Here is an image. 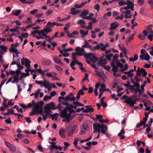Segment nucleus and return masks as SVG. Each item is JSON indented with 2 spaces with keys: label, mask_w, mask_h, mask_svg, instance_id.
Returning a JSON list of instances; mask_svg holds the SVG:
<instances>
[{
  "label": "nucleus",
  "mask_w": 153,
  "mask_h": 153,
  "mask_svg": "<svg viewBox=\"0 0 153 153\" xmlns=\"http://www.w3.org/2000/svg\"><path fill=\"white\" fill-rule=\"evenodd\" d=\"M134 38V34H133L131 35L129 37L128 40H126V43H128L130 41L133 39Z\"/></svg>",
  "instance_id": "47"
},
{
  "label": "nucleus",
  "mask_w": 153,
  "mask_h": 153,
  "mask_svg": "<svg viewBox=\"0 0 153 153\" xmlns=\"http://www.w3.org/2000/svg\"><path fill=\"white\" fill-rule=\"evenodd\" d=\"M143 33L144 35V36L142 34H139L138 35V37L141 39L144 40L145 39L146 36H147L148 34V33L146 30H144L143 31Z\"/></svg>",
  "instance_id": "12"
},
{
  "label": "nucleus",
  "mask_w": 153,
  "mask_h": 153,
  "mask_svg": "<svg viewBox=\"0 0 153 153\" xmlns=\"http://www.w3.org/2000/svg\"><path fill=\"white\" fill-rule=\"evenodd\" d=\"M77 23L78 25H84L85 24V21L82 19H79L78 21L77 22Z\"/></svg>",
  "instance_id": "48"
},
{
  "label": "nucleus",
  "mask_w": 153,
  "mask_h": 153,
  "mask_svg": "<svg viewBox=\"0 0 153 153\" xmlns=\"http://www.w3.org/2000/svg\"><path fill=\"white\" fill-rule=\"evenodd\" d=\"M134 71L137 72L135 77H140L142 74V72L139 70H136V66L134 65Z\"/></svg>",
  "instance_id": "25"
},
{
  "label": "nucleus",
  "mask_w": 153,
  "mask_h": 153,
  "mask_svg": "<svg viewBox=\"0 0 153 153\" xmlns=\"http://www.w3.org/2000/svg\"><path fill=\"white\" fill-rule=\"evenodd\" d=\"M53 60L56 63H58L59 62L60 60L58 57H54L53 58Z\"/></svg>",
  "instance_id": "64"
},
{
  "label": "nucleus",
  "mask_w": 153,
  "mask_h": 153,
  "mask_svg": "<svg viewBox=\"0 0 153 153\" xmlns=\"http://www.w3.org/2000/svg\"><path fill=\"white\" fill-rule=\"evenodd\" d=\"M71 11L70 14H71L72 15H75L78 14L79 13L78 11H76L75 8L72 7L71 9Z\"/></svg>",
  "instance_id": "31"
},
{
  "label": "nucleus",
  "mask_w": 153,
  "mask_h": 153,
  "mask_svg": "<svg viewBox=\"0 0 153 153\" xmlns=\"http://www.w3.org/2000/svg\"><path fill=\"white\" fill-rule=\"evenodd\" d=\"M119 5L120 6H122L123 5L126 4V2L124 1L121 0L119 1Z\"/></svg>",
  "instance_id": "50"
},
{
  "label": "nucleus",
  "mask_w": 153,
  "mask_h": 153,
  "mask_svg": "<svg viewBox=\"0 0 153 153\" xmlns=\"http://www.w3.org/2000/svg\"><path fill=\"white\" fill-rule=\"evenodd\" d=\"M137 93H138V95L140 97L141 95H142L143 94L144 91H145L144 88H140V89L138 90Z\"/></svg>",
  "instance_id": "33"
},
{
  "label": "nucleus",
  "mask_w": 153,
  "mask_h": 153,
  "mask_svg": "<svg viewBox=\"0 0 153 153\" xmlns=\"http://www.w3.org/2000/svg\"><path fill=\"white\" fill-rule=\"evenodd\" d=\"M122 99H125L124 102L129 105L131 107L134 106V96L132 95L131 97L124 95L122 97Z\"/></svg>",
  "instance_id": "3"
},
{
  "label": "nucleus",
  "mask_w": 153,
  "mask_h": 153,
  "mask_svg": "<svg viewBox=\"0 0 153 153\" xmlns=\"http://www.w3.org/2000/svg\"><path fill=\"white\" fill-rule=\"evenodd\" d=\"M85 44L82 46L81 48H91V46L89 45V43L85 40H84Z\"/></svg>",
  "instance_id": "29"
},
{
  "label": "nucleus",
  "mask_w": 153,
  "mask_h": 153,
  "mask_svg": "<svg viewBox=\"0 0 153 153\" xmlns=\"http://www.w3.org/2000/svg\"><path fill=\"white\" fill-rule=\"evenodd\" d=\"M101 126H102L100 127L101 128H100L101 129L100 131L103 134H105V131L107 130V127L103 124L101 125Z\"/></svg>",
  "instance_id": "16"
},
{
  "label": "nucleus",
  "mask_w": 153,
  "mask_h": 153,
  "mask_svg": "<svg viewBox=\"0 0 153 153\" xmlns=\"http://www.w3.org/2000/svg\"><path fill=\"white\" fill-rule=\"evenodd\" d=\"M101 125H100L99 123L97 124H94L93 126V129L94 130H96L98 128H101L100 127H101Z\"/></svg>",
  "instance_id": "35"
},
{
  "label": "nucleus",
  "mask_w": 153,
  "mask_h": 153,
  "mask_svg": "<svg viewBox=\"0 0 153 153\" xmlns=\"http://www.w3.org/2000/svg\"><path fill=\"white\" fill-rule=\"evenodd\" d=\"M58 114L57 113H56L53 114H51V116L50 117H49V118H51L52 120H53L55 119V120H56L57 118L58 117Z\"/></svg>",
  "instance_id": "24"
},
{
  "label": "nucleus",
  "mask_w": 153,
  "mask_h": 153,
  "mask_svg": "<svg viewBox=\"0 0 153 153\" xmlns=\"http://www.w3.org/2000/svg\"><path fill=\"white\" fill-rule=\"evenodd\" d=\"M147 37L150 41H152L153 40V34H149L148 35Z\"/></svg>",
  "instance_id": "49"
},
{
  "label": "nucleus",
  "mask_w": 153,
  "mask_h": 153,
  "mask_svg": "<svg viewBox=\"0 0 153 153\" xmlns=\"http://www.w3.org/2000/svg\"><path fill=\"white\" fill-rule=\"evenodd\" d=\"M137 149L138 150H139V152L140 153H144L145 150L143 148H140L139 149V148L138 147H137Z\"/></svg>",
  "instance_id": "63"
},
{
  "label": "nucleus",
  "mask_w": 153,
  "mask_h": 153,
  "mask_svg": "<svg viewBox=\"0 0 153 153\" xmlns=\"http://www.w3.org/2000/svg\"><path fill=\"white\" fill-rule=\"evenodd\" d=\"M5 143L10 151L12 152H14L15 151L16 147L14 145L10 144L7 141H5Z\"/></svg>",
  "instance_id": "8"
},
{
  "label": "nucleus",
  "mask_w": 153,
  "mask_h": 153,
  "mask_svg": "<svg viewBox=\"0 0 153 153\" xmlns=\"http://www.w3.org/2000/svg\"><path fill=\"white\" fill-rule=\"evenodd\" d=\"M141 54L140 56V58L141 60L149 61L150 56L145 49H142L140 51Z\"/></svg>",
  "instance_id": "4"
},
{
  "label": "nucleus",
  "mask_w": 153,
  "mask_h": 153,
  "mask_svg": "<svg viewBox=\"0 0 153 153\" xmlns=\"http://www.w3.org/2000/svg\"><path fill=\"white\" fill-rule=\"evenodd\" d=\"M84 94V91H82V90L80 89L79 91L77 93V96L76 98V100H79L80 97V95H82Z\"/></svg>",
  "instance_id": "17"
},
{
  "label": "nucleus",
  "mask_w": 153,
  "mask_h": 153,
  "mask_svg": "<svg viewBox=\"0 0 153 153\" xmlns=\"http://www.w3.org/2000/svg\"><path fill=\"white\" fill-rule=\"evenodd\" d=\"M138 4L140 6H142L143 4L144 0H137Z\"/></svg>",
  "instance_id": "55"
},
{
  "label": "nucleus",
  "mask_w": 153,
  "mask_h": 153,
  "mask_svg": "<svg viewBox=\"0 0 153 153\" xmlns=\"http://www.w3.org/2000/svg\"><path fill=\"white\" fill-rule=\"evenodd\" d=\"M100 6L98 4H96L94 6V9L95 10H96L97 11H98L100 10Z\"/></svg>",
  "instance_id": "56"
},
{
  "label": "nucleus",
  "mask_w": 153,
  "mask_h": 153,
  "mask_svg": "<svg viewBox=\"0 0 153 153\" xmlns=\"http://www.w3.org/2000/svg\"><path fill=\"white\" fill-rule=\"evenodd\" d=\"M77 52V55L82 56L83 55L86 59H88L92 56V53H86L85 52V49L82 48H80L79 47H76L75 50Z\"/></svg>",
  "instance_id": "1"
},
{
  "label": "nucleus",
  "mask_w": 153,
  "mask_h": 153,
  "mask_svg": "<svg viewBox=\"0 0 153 153\" xmlns=\"http://www.w3.org/2000/svg\"><path fill=\"white\" fill-rule=\"evenodd\" d=\"M118 57V55L115 54L113 56L112 61L114 62H115Z\"/></svg>",
  "instance_id": "52"
},
{
  "label": "nucleus",
  "mask_w": 153,
  "mask_h": 153,
  "mask_svg": "<svg viewBox=\"0 0 153 153\" xmlns=\"http://www.w3.org/2000/svg\"><path fill=\"white\" fill-rule=\"evenodd\" d=\"M79 140V139L78 138H75L74 140L73 144L75 146H76L77 144V142Z\"/></svg>",
  "instance_id": "58"
},
{
  "label": "nucleus",
  "mask_w": 153,
  "mask_h": 153,
  "mask_svg": "<svg viewBox=\"0 0 153 153\" xmlns=\"http://www.w3.org/2000/svg\"><path fill=\"white\" fill-rule=\"evenodd\" d=\"M76 99L75 97H74L73 94H71L68 96H66L65 97L64 101H73V102H74V101Z\"/></svg>",
  "instance_id": "9"
},
{
  "label": "nucleus",
  "mask_w": 153,
  "mask_h": 153,
  "mask_svg": "<svg viewBox=\"0 0 153 153\" xmlns=\"http://www.w3.org/2000/svg\"><path fill=\"white\" fill-rule=\"evenodd\" d=\"M9 51L11 52L15 53L17 54H18V50L17 49L15 48H11L10 49Z\"/></svg>",
  "instance_id": "43"
},
{
  "label": "nucleus",
  "mask_w": 153,
  "mask_h": 153,
  "mask_svg": "<svg viewBox=\"0 0 153 153\" xmlns=\"http://www.w3.org/2000/svg\"><path fill=\"white\" fill-rule=\"evenodd\" d=\"M0 48H1V50L5 52H6L7 51V47L5 46L4 45L1 46V47H0Z\"/></svg>",
  "instance_id": "61"
},
{
  "label": "nucleus",
  "mask_w": 153,
  "mask_h": 153,
  "mask_svg": "<svg viewBox=\"0 0 153 153\" xmlns=\"http://www.w3.org/2000/svg\"><path fill=\"white\" fill-rule=\"evenodd\" d=\"M52 30L48 27H46L44 28L43 29L41 30V32L42 33H48L51 32Z\"/></svg>",
  "instance_id": "14"
},
{
  "label": "nucleus",
  "mask_w": 153,
  "mask_h": 153,
  "mask_svg": "<svg viewBox=\"0 0 153 153\" xmlns=\"http://www.w3.org/2000/svg\"><path fill=\"white\" fill-rule=\"evenodd\" d=\"M65 131L63 128L60 129L59 131V135L62 137H65Z\"/></svg>",
  "instance_id": "20"
},
{
  "label": "nucleus",
  "mask_w": 153,
  "mask_h": 153,
  "mask_svg": "<svg viewBox=\"0 0 153 153\" xmlns=\"http://www.w3.org/2000/svg\"><path fill=\"white\" fill-rule=\"evenodd\" d=\"M60 104L58 105L56 107H55V104L53 102H51L49 103H48L45 107L44 109L51 111V109L54 110L57 109V108H59Z\"/></svg>",
  "instance_id": "6"
},
{
  "label": "nucleus",
  "mask_w": 153,
  "mask_h": 153,
  "mask_svg": "<svg viewBox=\"0 0 153 153\" xmlns=\"http://www.w3.org/2000/svg\"><path fill=\"white\" fill-rule=\"evenodd\" d=\"M83 129L85 130L86 131L88 130V128H89V127L88 125L86 123L83 124Z\"/></svg>",
  "instance_id": "57"
},
{
  "label": "nucleus",
  "mask_w": 153,
  "mask_h": 153,
  "mask_svg": "<svg viewBox=\"0 0 153 153\" xmlns=\"http://www.w3.org/2000/svg\"><path fill=\"white\" fill-rule=\"evenodd\" d=\"M146 123L143 121H140V123H138L136 126V127L137 128H139L145 124Z\"/></svg>",
  "instance_id": "37"
},
{
  "label": "nucleus",
  "mask_w": 153,
  "mask_h": 153,
  "mask_svg": "<svg viewBox=\"0 0 153 153\" xmlns=\"http://www.w3.org/2000/svg\"><path fill=\"white\" fill-rule=\"evenodd\" d=\"M60 104V105L59 106V108H57L58 109V110L60 111V116L62 118V113H63V111L64 110V109L63 110L62 108L63 107V106L61 105L62 104L61 103H59L58 105Z\"/></svg>",
  "instance_id": "27"
},
{
  "label": "nucleus",
  "mask_w": 153,
  "mask_h": 153,
  "mask_svg": "<svg viewBox=\"0 0 153 153\" xmlns=\"http://www.w3.org/2000/svg\"><path fill=\"white\" fill-rule=\"evenodd\" d=\"M133 6H132V7H131L129 6H127L124 7L123 8H122L120 9V11H122L123 9L125 10H127L129 9V8H131V10H134V8H133Z\"/></svg>",
  "instance_id": "38"
},
{
  "label": "nucleus",
  "mask_w": 153,
  "mask_h": 153,
  "mask_svg": "<svg viewBox=\"0 0 153 153\" xmlns=\"http://www.w3.org/2000/svg\"><path fill=\"white\" fill-rule=\"evenodd\" d=\"M36 71L39 72V73L41 74L42 76L43 77V75L45 74L46 73V72H47L48 70H45L44 71H42L40 68L37 69Z\"/></svg>",
  "instance_id": "32"
},
{
  "label": "nucleus",
  "mask_w": 153,
  "mask_h": 153,
  "mask_svg": "<svg viewBox=\"0 0 153 153\" xmlns=\"http://www.w3.org/2000/svg\"><path fill=\"white\" fill-rule=\"evenodd\" d=\"M127 3H126V4H127L128 6H129L131 7H132V6L133 7H134V5L132 4V2L128 0L127 1Z\"/></svg>",
  "instance_id": "59"
},
{
  "label": "nucleus",
  "mask_w": 153,
  "mask_h": 153,
  "mask_svg": "<svg viewBox=\"0 0 153 153\" xmlns=\"http://www.w3.org/2000/svg\"><path fill=\"white\" fill-rule=\"evenodd\" d=\"M89 11L88 10H85L82 12L80 15V16L83 19H89L87 15L88 14Z\"/></svg>",
  "instance_id": "11"
},
{
  "label": "nucleus",
  "mask_w": 153,
  "mask_h": 153,
  "mask_svg": "<svg viewBox=\"0 0 153 153\" xmlns=\"http://www.w3.org/2000/svg\"><path fill=\"white\" fill-rule=\"evenodd\" d=\"M78 100H76V99L74 101V102H73V104L74 105H77V106H80L81 104L79 102H78Z\"/></svg>",
  "instance_id": "46"
},
{
  "label": "nucleus",
  "mask_w": 153,
  "mask_h": 153,
  "mask_svg": "<svg viewBox=\"0 0 153 153\" xmlns=\"http://www.w3.org/2000/svg\"><path fill=\"white\" fill-rule=\"evenodd\" d=\"M96 119L94 118H92V119L94 120H96V119H98V121H99V120H102V119H102L103 118L101 114H96Z\"/></svg>",
  "instance_id": "36"
},
{
  "label": "nucleus",
  "mask_w": 153,
  "mask_h": 153,
  "mask_svg": "<svg viewBox=\"0 0 153 153\" xmlns=\"http://www.w3.org/2000/svg\"><path fill=\"white\" fill-rule=\"evenodd\" d=\"M23 59L25 60V65L26 67H30V63H31V62L30 61L29 59H25L24 58Z\"/></svg>",
  "instance_id": "23"
},
{
  "label": "nucleus",
  "mask_w": 153,
  "mask_h": 153,
  "mask_svg": "<svg viewBox=\"0 0 153 153\" xmlns=\"http://www.w3.org/2000/svg\"><path fill=\"white\" fill-rule=\"evenodd\" d=\"M16 72L15 75H13L12 77L19 78V75L21 73V71L20 70L17 69L16 71Z\"/></svg>",
  "instance_id": "22"
},
{
  "label": "nucleus",
  "mask_w": 153,
  "mask_h": 153,
  "mask_svg": "<svg viewBox=\"0 0 153 153\" xmlns=\"http://www.w3.org/2000/svg\"><path fill=\"white\" fill-rule=\"evenodd\" d=\"M50 111H47V110H46V109H44V113L45 114V115L47 117H50V116H51V114L50 113Z\"/></svg>",
  "instance_id": "42"
},
{
  "label": "nucleus",
  "mask_w": 153,
  "mask_h": 153,
  "mask_svg": "<svg viewBox=\"0 0 153 153\" xmlns=\"http://www.w3.org/2000/svg\"><path fill=\"white\" fill-rule=\"evenodd\" d=\"M36 109L34 108V109H33L31 112L29 114V115L30 116H31L33 115H34L35 114H36L37 115L38 114V113H36Z\"/></svg>",
  "instance_id": "39"
},
{
  "label": "nucleus",
  "mask_w": 153,
  "mask_h": 153,
  "mask_svg": "<svg viewBox=\"0 0 153 153\" xmlns=\"http://www.w3.org/2000/svg\"><path fill=\"white\" fill-rule=\"evenodd\" d=\"M94 49L95 50L100 49L101 51H103L105 50V47L104 46V45L102 43H100L97 46H94Z\"/></svg>",
  "instance_id": "10"
},
{
  "label": "nucleus",
  "mask_w": 153,
  "mask_h": 153,
  "mask_svg": "<svg viewBox=\"0 0 153 153\" xmlns=\"http://www.w3.org/2000/svg\"><path fill=\"white\" fill-rule=\"evenodd\" d=\"M68 111H66L65 113L63 112L62 114V118L66 120L68 123L74 117V116L71 115V114L72 113H74L76 112L75 111L72 109H70L68 110Z\"/></svg>",
  "instance_id": "2"
},
{
  "label": "nucleus",
  "mask_w": 153,
  "mask_h": 153,
  "mask_svg": "<svg viewBox=\"0 0 153 153\" xmlns=\"http://www.w3.org/2000/svg\"><path fill=\"white\" fill-rule=\"evenodd\" d=\"M23 4H31L34 1V0H29L27 1V0H19Z\"/></svg>",
  "instance_id": "15"
},
{
  "label": "nucleus",
  "mask_w": 153,
  "mask_h": 153,
  "mask_svg": "<svg viewBox=\"0 0 153 153\" xmlns=\"http://www.w3.org/2000/svg\"><path fill=\"white\" fill-rule=\"evenodd\" d=\"M74 105L72 104L68 106H66L65 108L64 109V110L63 111V112L65 113L66 111H68V110L70 109H72L73 108Z\"/></svg>",
  "instance_id": "19"
},
{
  "label": "nucleus",
  "mask_w": 153,
  "mask_h": 153,
  "mask_svg": "<svg viewBox=\"0 0 153 153\" xmlns=\"http://www.w3.org/2000/svg\"><path fill=\"white\" fill-rule=\"evenodd\" d=\"M136 96L134 95V104L135 103H136L135 101H136L138 100H139V99L140 100V102H143L145 101H146V100L144 99H142V98H138L137 99H136Z\"/></svg>",
  "instance_id": "45"
},
{
  "label": "nucleus",
  "mask_w": 153,
  "mask_h": 153,
  "mask_svg": "<svg viewBox=\"0 0 153 153\" xmlns=\"http://www.w3.org/2000/svg\"><path fill=\"white\" fill-rule=\"evenodd\" d=\"M55 68L58 70V71H60L61 73H62L63 71V69L60 66L58 65H56L55 67Z\"/></svg>",
  "instance_id": "54"
},
{
  "label": "nucleus",
  "mask_w": 153,
  "mask_h": 153,
  "mask_svg": "<svg viewBox=\"0 0 153 153\" xmlns=\"http://www.w3.org/2000/svg\"><path fill=\"white\" fill-rule=\"evenodd\" d=\"M134 94L137 93L138 90L140 88V84L139 83L136 82H134Z\"/></svg>",
  "instance_id": "18"
},
{
  "label": "nucleus",
  "mask_w": 153,
  "mask_h": 153,
  "mask_svg": "<svg viewBox=\"0 0 153 153\" xmlns=\"http://www.w3.org/2000/svg\"><path fill=\"white\" fill-rule=\"evenodd\" d=\"M88 26L86 27V29L89 30H91L92 29V24L91 22H89L88 23Z\"/></svg>",
  "instance_id": "62"
},
{
  "label": "nucleus",
  "mask_w": 153,
  "mask_h": 153,
  "mask_svg": "<svg viewBox=\"0 0 153 153\" xmlns=\"http://www.w3.org/2000/svg\"><path fill=\"white\" fill-rule=\"evenodd\" d=\"M118 46L120 50L123 51L124 54H126V49L124 45H120V44H119L118 45Z\"/></svg>",
  "instance_id": "28"
},
{
  "label": "nucleus",
  "mask_w": 153,
  "mask_h": 153,
  "mask_svg": "<svg viewBox=\"0 0 153 153\" xmlns=\"http://www.w3.org/2000/svg\"><path fill=\"white\" fill-rule=\"evenodd\" d=\"M107 63V62L105 59H101L98 61V63L102 66L106 64Z\"/></svg>",
  "instance_id": "21"
},
{
  "label": "nucleus",
  "mask_w": 153,
  "mask_h": 153,
  "mask_svg": "<svg viewBox=\"0 0 153 153\" xmlns=\"http://www.w3.org/2000/svg\"><path fill=\"white\" fill-rule=\"evenodd\" d=\"M101 87L102 88H100L99 89V91L100 92V94L99 95V98L100 99V97L102 96L103 93L105 91H108L110 92H111V91L109 89H104L105 87L104 85H101Z\"/></svg>",
  "instance_id": "7"
},
{
  "label": "nucleus",
  "mask_w": 153,
  "mask_h": 153,
  "mask_svg": "<svg viewBox=\"0 0 153 153\" xmlns=\"http://www.w3.org/2000/svg\"><path fill=\"white\" fill-rule=\"evenodd\" d=\"M110 25V28L109 29V30H111L115 29L116 28L119 26L118 23L116 22H114L111 23Z\"/></svg>",
  "instance_id": "13"
},
{
  "label": "nucleus",
  "mask_w": 153,
  "mask_h": 153,
  "mask_svg": "<svg viewBox=\"0 0 153 153\" xmlns=\"http://www.w3.org/2000/svg\"><path fill=\"white\" fill-rule=\"evenodd\" d=\"M50 84L48 82H47L45 80L43 82V84L40 85L41 87L44 86L46 88H48V87L50 85Z\"/></svg>",
  "instance_id": "26"
},
{
  "label": "nucleus",
  "mask_w": 153,
  "mask_h": 153,
  "mask_svg": "<svg viewBox=\"0 0 153 153\" xmlns=\"http://www.w3.org/2000/svg\"><path fill=\"white\" fill-rule=\"evenodd\" d=\"M108 20L106 17V14L102 17L100 22V26L101 28L102 29H104L107 26Z\"/></svg>",
  "instance_id": "5"
},
{
  "label": "nucleus",
  "mask_w": 153,
  "mask_h": 153,
  "mask_svg": "<svg viewBox=\"0 0 153 153\" xmlns=\"http://www.w3.org/2000/svg\"><path fill=\"white\" fill-rule=\"evenodd\" d=\"M113 56V54L112 53L109 54L105 55V56L106 59L109 61L111 60V57Z\"/></svg>",
  "instance_id": "40"
},
{
  "label": "nucleus",
  "mask_w": 153,
  "mask_h": 153,
  "mask_svg": "<svg viewBox=\"0 0 153 153\" xmlns=\"http://www.w3.org/2000/svg\"><path fill=\"white\" fill-rule=\"evenodd\" d=\"M21 35L22 37L24 38H27L29 36V34L27 33H22Z\"/></svg>",
  "instance_id": "60"
},
{
  "label": "nucleus",
  "mask_w": 153,
  "mask_h": 153,
  "mask_svg": "<svg viewBox=\"0 0 153 153\" xmlns=\"http://www.w3.org/2000/svg\"><path fill=\"white\" fill-rule=\"evenodd\" d=\"M44 104V102L43 101H41L39 102L36 103V108H40V107H42V105Z\"/></svg>",
  "instance_id": "34"
},
{
  "label": "nucleus",
  "mask_w": 153,
  "mask_h": 153,
  "mask_svg": "<svg viewBox=\"0 0 153 153\" xmlns=\"http://www.w3.org/2000/svg\"><path fill=\"white\" fill-rule=\"evenodd\" d=\"M91 106L85 105V107L88 109L89 111V112H93L94 111V109L92 107H90Z\"/></svg>",
  "instance_id": "41"
},
{
  "label": "nucleus",
  "mask_w": 153,
  "mask_h": 153,
  "mask_svg": "<svg viewBox=\"0 0 153 153\" xmlns=\"http://www.w3.org/2000/svg\"><path fill=\"white\" fill-rule=\"evenodd\" d=\"M92 57L91 59L90 60L91 61L93 62H97L98 61V58L95 56H94L92 55Z\"/></svg>",
  "instance_id": "44"
},
{
  "label": "nucleus",
  "mask_w": 153,
  "mask_h": 153,
  "mask_svg": "<svg viewBox=\"0 0 153 153\" xmlns=\"http://www.w3.org/2000/svg\"><path fill=\"white\" fill-rule=\"evenodd\" d=\"M51 98V96H48L47 95H45L44 96L43 98V100L44 101H46L48 100H50Z\"/></svg>",
  "instance_id": "53"
},
{
  "label": "nucleus",
  "mask_w": 153,
  "mask_h": 153,
  "mask_svg": "<svg viewBox=\"0 0 153 153\" xmlns=\"http://www.w3.org/2000/svg\"><path fill=\"white\" fill-rule=\"evenodd\" d=\"M21 10H17L16 11L15 13H13L12 14L16 16H18L19 14L21 13Z\"/></svg>",
  "instance_id": "51"
},
{
  "label": "nucleus",
  "mask_w": 153,
  "mask_h": 153,
  "mask_svg": "<svg viewBox=\"0 0 153 153\" xmlns=\"http://www.w3.org/2000/svg\"><path fill=\"white\" fill-rule=\"evenodd\" d=\"M36 110H37V113L40 114L42 116L44 114H43L42 108V107H40V108H36Z\"/></svg>",
  "instance_id": "30"
}]
</instances>
